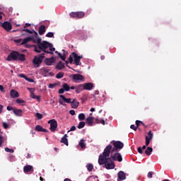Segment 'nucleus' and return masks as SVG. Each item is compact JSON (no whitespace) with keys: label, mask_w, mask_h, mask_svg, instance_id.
<instances>
[{"label":"nucleus","mask_w":181,"mask_h":181,"mask_svg":"<svg viewBox=\"0 0 181 181\" xmlns=\"http://www.w3.org/2000/svg\"><path fill=\"white\" fill-rule=\"evenodd\" d=\"M112 146L109 144L104 149L103 154L99 156L98 163L100 165H105V168L107 170L114 169L115 168V163L114 161L122 162V156L121 153L116 151L112 153Z\"/></svg>","instance_id":"obj_1"},{"label":"nucleus","mask_w":181,"mask_h":181,"mask_svg":"<svg viewBox=\"0 0 181 181\" xmlns=\"http://www.w3.org/2000/svg\"><path fill=\"white\" fill-rule=\"evenodd\" d=\"M35 43L37 44V45H33L34 52H35L36 53H42V51L45 53H47L48 54H54L53 52H49L46 50V49L52 46V44H50L47 41L42 42V38L39 37L38 34Z\"/></svg>","instance_id":"obj_2"},{"label":"nucleus","mask_w":181,"mask_h":181,"mask_svg":"<svg viewBox=\"0 0 181 181\" xmlns=\"http://www.w3.org/2000/svg\"><path fill=\"white\" fill-rule=\"evenodd\" d=\"M16 62L19 60L20 62H25V56L24 54H19L16 51L11 52L9 55L8 56L6 61L7 62Z\"/></svg>","instance_id":"obj_3"},{"label":"nucleus","mask_w":181,"mask_h":181,"mask_svg":"<svg viewBox=\"0 0 181 181\" xmlns=\"http://www.w3.org/2000/svg\"><path fill=\"white\" fill-rule=\"evenodd\" d=\"M43 59H45V54H40L37 56H35L34 59H33V64L34 65V67L35 69L39 68L40 64L43 62Z\"/></svg>","instance_id":"obj_4"},{"label":"nucleus","mask_w":181,"mask_h":181,"mask_svg":"<svg viewBox=\"0 0 181 181\" xmlns=\"http://www.w3.org/2000/svg\"><path fill=\"white\" fill-rule=\"evenodd\" d=\"M124 148V143L120 141H113V148H112V153L114 152H118V151H121Z\"/></svg>","instance_id":"obj_5"},{"label":"nucleus","mask_w":181,"mask_h":181,"mask_svg":"<svg viewBox=\"0 0 181 181\" xmlns=\"http://www.w3.org/2000/svg\"><path fill=\"white\" fill-rule=\"evenodd\" d=\"M37 35V33H35V35H33L31 37H28L25 38L24 40H23V42L21 43V45H26V43H29V42H33V43H35Z\"/></svg>","instance_id":"obj_6"},{"label":"nucleus","mask_w":181,"mask_h":181,"mask_svg":"<svg viewBox=\"0 0 181 181\" xmlns=\"http://www.w3.org/2000/svg\"><path fill=\"white\" fill-rule=\"evenodd\" d=\"M59 97L60 98L59 99V103L60 105H64L66 107V105L64 103H66V104H71V98H67L65 95H60Z\"/></svg>","instance_id":"obj_7"},{"label":"nucleus","mask_w":181,"mask_h":181,"mask_svg":"<svg viewBox=\"0 0 181 181\" xmlns=\"http://www.w3.org/2000/svg\"><path fill=\"white\" fill-rule=\"evenodd\" d=\"M85 16L86 13L83 11L71 12L69 13V16L76 18V19H81V18H84Z\"/></svg>","instance_id":"obj_8"},{"label":"nucleus","mask_w":181,"mask_h":181,"mask_svg":"<svg viewBox=\"0 0 181 181\" xmlns=\"http://www.w3.org/2000/svg\"><path fill=\"white\" fill-rule=\"evenodd\" d=\"M48 124H50L49 129L52 132H55L57 129V121L54 119L48 121Z\"/></svg>","instance_id":"obj_9"},{"label":"nucleus","mask_w":181,"mask_h":181,"mask_svg":"<svg viewBox=\"0 0 181 181\" xmlns=\"http://www.w3.org/2000/svg\"><path fill=\"white\" fill-rule=\"evenodd\" d=\"M1 27L4 30H6L7 32H10V30H12V24L9 21H4L1 23Z\"/></svg>","instance_id":"obj_10"},{"label":"nucleus","mask_w":181,"mask_h":181,"mask_svg":"<svg viewBox=\"0 0 181 181\" xmlns=\"http://www.w3.org/2000/svg\"><path fill=\"white\" fill-rule=\"evenodd\" d=\"M152 139H153V134L152 133V131H149L147 136H146V146H149Z\"/></svg>","instance_id":"obj_11"},{"label":"nucleus","mask_w":181,"mask_h":181,"mask_svg":"<svg viewBox=\"0 0 181 181\" xmlns=\"http://www.w3.org/2000/svg\"><path fill=\"white\" fill-rule=\"evenodd\" d=\"M72 56L74 57L76 66H80V61L81 60V57H83L78 56V54H77V53L76 52H72Z\"/></svg>","instance_id":"obj_12"},{"label":"nucleus","mask_w":181,"mask_h":181,"mask_svg":"<svg viewBox=\"0 0 181 181\" xmlns=\"http://www.w3.org/2000/svg\"><path fill=\"white\" fill-rule=\"evenodd\" d=\"M28 90L30 93L31 98H33L34 100H37V101H40V96L35 95V88H28Z\"/></svg>","instance_id":"obj_13"},{"label":"nucleus","mask_w":181,"mask_h":181,"mask_svg":"<svg viewBox=\"0 0 181 181\" xmlns=\"http://www.w3.org/2000/svg\"><path fill=\"white\" fill-rule=\"evenodd\" d=\"M73 80L74 81H84V76L81 74H76L73 75Z\"/></svg>","instance_id":"obj_14"},{"label":"nucleus","mask_w":181,"mask_h":181,"mask_svg":"<svg viewBox=\"0 0 181 181\" xmlns=\"http://www.w3.org/2000/svg\"><path fill=\"white\" fill-rule=\"evenodd\" d=\"M50 69L49 67H43L40 69V74H42L44 77H46L47 76V73L50 71Z\"/></svg>","instance_id":"obj_15"},{"label":"nucleus","mask_w":181,"mask_h":181,"mask_svg":"<svg viewBox=\"0 0 181 181\" xmlns=\"http://www.w3.org/2000/svg\"><path fill=\"white\" fill-rule=\"evenodd\" d=\"M82 85H83V89L87 90L88 91H90V90H93V88L94 87V85L93 84V83H86Z\"/></svg>","instance_id":"obj_16"},{"label":"nucleus","mask_w":181,"mask_h":181,"mask_svg":"<svg viewBox=\"0 0 181 181\" xmlns=\"http://www.w3.org/2000/svg\"><path fill=\"white\" fill-rule=\"evenodd\" d=\"M55 62H56V59L52 57L51 58L45 59V64H46V66H52V64H53Z\"/></svg>","instance_id":"obj_17"},{"label":"nucleus","mask_w":181,"mask_h":181,"mask_svg":"<svg viewBox=\"0 0 181 181\" xmlns=\"http://www.w3.org/2000/svg\"><path fill=\"white\" fill-rule=\"evenodd\" d=\"M13 112L16 117H23V110L21 109H16V107L15 109H13Z\"/></svg>","instance_id":"obj_18"},{"label":"nucleus","mask_w":181,"mask_h":181,"mask_svg":"<svg viewBox=\"0 0 181 181\" xmlns=\"http://www.w3.org/2000/svg\"><path fill=\"white\" fill-rule=\"evenodd\" d=\"M38 33L40 36H42V35H45V33H46V25H41L39 27Z\"/></svg>","instance_id":"obj_19"},{"label":"nucleus","mask_w":181,"mask_h":181,"mask_svg":"<svg viewBox=\"0 0 181 181\" xmlns=\"http://www.w3.org/2000/svg\"><path fill=\"white\" fill-rule=\"evenodd\" d=\"M117 177L119 180H125L127 179V175L123 171H119L117 173Z\"/></svg>","instance_id":"obj_20"},{"label":"nucleus","mask_w":181,"mask_h":181,"mask_svg":"<svg viewBox=\"0 0 181 181\" xmlns=\"http://www.w3.org/2000/svg\"><path fill=\"white\" fill-rule=\"evenodd\" d=\"M64 67H66V66H64V63L63 62H62V61H59V62L57 64V65H56V66H55V69H57V70H62V69H64Z\"/></svg>","instance_id":"obj_21"},{"label":"nucleus","mask_w":181,"mask_h":181,"mask_svg":"<svg viewBox=\"0 0 181 181\" xmlns=\"http://www.w3.org/2000/svg\"><path fill=\"white\" fill-rule=\"evenodd\" d=\"M24 173H28L29 172H33V166L32 165H25L23 168Z\"/></svg>","instance_id":"obj_22"},{"label":"nucleus","mask_w":181,"mask_h":181,"mask_svg":"<svg viewBox=\"0 0 181 181\" xmlns=\"http://www.w3.org/2000/svg\"><path fill=\"white\" fill-rule=\"evenodd\" d=\"M10 95L12 98H18V97H19V93H18V91L12 89L10 92Z\"/></svg>","instance_id":"obj_23"},{"label":"nucleus","mask_w":181,"mask_h":181,"mask_svg":"<svg viewBox=\"0 0 181 181\" xmlns=\"http://www.w3.org/2000/svg\"><path fill=\"white\" fill-rule=\"evenodd\" d=\"M35 131H37V132H49V130L44 129L42 126L40 125H37L35 127Z\"/></svg>","instance_id":"obj_24"},{"label":"nucleus","mask_w":181,"mask_h":181,"mask_svg":"<svg viewBox=\"0 0 181 181\" xmlns=\"http://www.w3.org/2000/svg\"><path fill=\"white\" fill-rule=\"evenodd\" d=\"M67 134H64V136L62 138L60 142L61 144H64L66 146H69V140L67 139Z\"/></svg>","instance_id":"obj_25"},{"label":"nucleus","mask_w":181,"mask_h":181,"mask_svg":"<svg viewBox=\"0 0 181 181\" xmlns=\"http://www.w3.org/2000/svg\"><path fill=\"white\" fill-rule=\"evenodd\" d=\"M79 104L80 103H78V101H77L76 99H74L73 101H71V108H78Z\"/></svg>","instance_id":"obj_26"},{"label":"nucleus","mask_w":181,"mask_h":181,"mask_svg":"<svg viewBox=\"0 0 181 181\" xmlns=\"http://www.w3.org/2000/svg\"><path fill=\"white\" fill-rule=\"evenodd\" d=\"M86 122L89 127H93V124H94V117H89L86 119Z\"/></svg>","instance_id":"obj_27"},{"label":"nucleus","mask_w":181,"mask_h":181,"mask_svg":"<svg viewBox=\"0 0 181 181\" xmlns=\"http://www.w3.org/2000/svg\"><path fill=\"white\" fill-rule=\"evenodd\" d=\"M83 84L78 85L77 86H76V93L77 94H80V93H81V91H83Z\"/></svg>","instance_id":"obj_28"},{"label":"nucleus","mask_w":181,"mask_h":181,"mask_svg":"<svg viewBox=\"0 0 181 181\" xmlns=\"http://www.w3.org/2000/svg\"><path fill=\"white\" fill-rule=\"evenodd\" d=\"M153 151V148H152V147H147V148L145 151V153L146 155H147V156H150Z\"/></svg>","instance_id":"obj_29"},{"label":"nucleus","mask_w":181,"mask_h":181,"mask_svg":"<svg viewBox=\"0 0 181 181\" xmlns=\"http://www.w3.org/2000/svg\"><path fill=\"white\" fill-rule=\"evenodd\" d=\"M86 169L88 172H93V169H94V165H93V164L91 163H88L86 165Z\"/></svg>","instance_id":"obj_30"},{"label":"nucleus","mask_w":181,"mask_h":181,"mask_svg":"<svg viewBox=\"0 0 181 181\" xmlns=\"http://www.w3.org/2000/svg\"><path fill=\"white\" fill-rule=\"evenodd\" d=\"M22 32H27V33H30V35H35V33H37V32H36L35 30H30L29 29H25V28L22 30Z\"/></svg>","instance_id":"obj_31"},{"label":"nucleus","mask_w":181,"mask_h":181,"mask_svg":"<svg viewBox=\"0 0 181 181\" xmlns=\"http://www.w3.org/2000/svg\"><path fill=\"white\" fill-rule=\"evenodd\" d=\"M6 139L4 138L2 135L0 134V148H2V144H5Z\"/></svg>","instance_id":"obj_32"},{"label":"nucleus","mask_w":181,"mask_h":181,"mask_svg":"<svg viewBox=\"0 0 181 181\" xmlns=\"http://www.w3.org/2000/svg\"><path fill=\"white\" fill-rule=\"evenodd\" d=\"M62 88L65 91H70V86H69V84H67V83H64L62 86Z\"/></svg>","instance_id":"obj_33"},{"label":"nucleus","mask_w":181,"mask_h":181,"mask_svg":"<svg viewBox=\"0 0 181 181\" xmlns=\"http://www.w3.org/2000/svg\"><path fill=\"white\" fill-rule=\"evenodd\" d=\"M78 117L79 121H84V119H86V115H84V113H81L78 115Z\"/></svg>","instance_id":"obj_34"},{"label":"nucleus","mask_w":181,"mask_h":181,"mask_svg":"<svg viewBox=\"0 0 181 181\" xmlns=\"http://www.w3.org/2000/svg\"><path fill=\"white\" fill-rule=\"evenodd\" d=\"M84 142H85L84 139H81L79 142V146L82 149H84V148H86V143Z\"/></svg>","instance_id":"obj_35"},{"label":"nucleus","mask_w":181,"mask_h":181,"mask_svg":"<svg viewBox=\"0 0 181 181\" xmlns=\"http://www.w3.org/2000/svg\"><path fill=\"white\" fill-rule=\"evenodd\" d=\"M83 127H86V122H80L78 125V129H83Z\"/></svg>","instance_id":"obj_36"},{"label":"nucleus","mask_w":181,"mask_h":181,"mask_svg":"<svg viewBox=\"0 0 181 181\" xmlns=\"http://www.w3.org/2000/svg\"><path fill=\"white\" fill-rule=\"evenodd\" d=\"M64 77V72H59L56 75L57 78H63Z\"/></svg>","instance_id":"obj_37"},{"label":"nucleus","mask_w":181,"mask_h":181,"mask_svg":"<svg viewBox=\"0 0 181 181\" xmlns=\"http://www.w3.org/2000/svg\"><path fill=\"white\" fill-rule=\"evenodd\" d=\"M96 122L97 124H102L103 125H105V120L104 119H96Z\"/></svg>","instance_id":"obj_38"},{"label":"nucleus","mask_w":181,"mask_h":181,"mask_svg":"<svg viewBox=\"0 0 181 181\" xmlns=\"http://www.w3.org/2000/svg\"><path fill=\"white\" fill-rule=\"evenodd\" d=\"M58 56L63 60V62H66V56L62 55L60 52H58Z\"/></svg>","instance_id":"obj_39"},{"label":"nucleus","mask_w":181,"mask_h":181,"mask_svg":"<svg viewBox=\"0 0 181 181\" xmlns=\"http://www.w3.org/2000/svg\"><path fill=\"white\" fill-rule=\"evenodd\" d=\"M54 33L49 32L46 34V37H54Z\"/></svg>","instance_id":"obj_40"},{"label":"nucleus","mask_w":181,"mask_h":181,"mask_svg":"<svg viewBox=\"0 0 181 181\" xmlns=\"http://www.w3.org/2000/svg\"><path fill=\"white\" fill-rule=\"evenodd\" d=\"M73 59H74V57H73V53H71V54L69 55V62L70 64H73Z\"/></svg>","instance_id":"obj_41"},{"label":"nucleus","mask_w":181,"mask_h":181,"mask_svg":"<svg viewBox=\"0 0 181 181\" xmlns=\"http://www.w3.org/2000/svg\"><path fill=\"white\" fill-rule=\"evenodd\" d=\"M35 116L37 117V119H42V118H43V115L39 112H37Z\"/></svg>","instance_id":"obj_42"},{"label":"nucleus","mask_w":181,"mask_h":181,"mask_svg":"<svg viewBox=\"0 0 181 181\" xmlns=\"http://www.w3.org/2000/svg\"><path fill=\"white\" fill-rule=\"evenodd\" d=\"M141 125H144V127H145V124H144V122H142L139 120L136 121V125L137 127H139V125H141Z\"/></svg>","instance_id":"obj_43"},{"label":"nucleus","mask_w":181,"mask_h":181,"mask_svg":"<svg viewBox=\"0 0 181 181\" xmlns=\"http://www.w3.org/2000/svg\"><path fill=\"white\" fill-rule=\"evenodd\" d=\"M5 151L6 152H10V153H13V152H14L13 149H12V148L10 149L8 147L5 148Z\"/></svg>","instance_id":"obj_44"},{"label":"nucleus","mask_w":181,"mask_h":181,"mask_svg":"<svg viewBox=\"0 0 181 181\" xmlns=\"http://www.w3.org/2000/svg\"><path fill=\"white\" fill-rule=\"evenodd\" d=\"M17 104H23L25 103V100H22V99H17L16 100Z\"/></svg>","instance_id":"obj_45"},{"label":"nucleus","mask_w":181,"mask_h":181,"mask_svg":"<svg viewBox=\"0 0 181 181\" xmlns=\"http://www.w3.org/2000/svg\"><path fill=\"white\" fill-rule=\"evenodd\" d=\"M15 108L16 107H12V106H7V110L8 111H13V110H15Z\"/></svg>","instance_id":"obj_46"},{"label":"nucleus","mask_w":181,"mask_h":181,"mask_svg":"<svg viewBox=\"0 0 181 181\" xmlns=\"http://www.w3.org/2000/svg\"><path fill=\"white\" fill-rule=\"evenodd\" d=\"M130 128H131V129H133L134 131H136V129H138V127L134 124H132L130 126Z\"/></svg>","instance_id":"obj_47"},{"label":"nucleus","mask_w":181,"mask_h":181,"mask_svg":"<svg viewBox=\"0 0 181 181\" xmlns=\"http://www.w3.org/2000/svg\"><path fill=\"white\" fill-rule=\"evenodd\" d=\"M25 80L29 81V83H33V81H35L33 79L28 78V76H25Z\"/></svg>","instance_id":"obj_48"},{"label":"nucleus","mask_w":181,"mask_h":181,"mask_svg":"<svg viewBox=\"0 0 181 181\" xmlns=\"http://www.w3.org/2000/svg\"><path fill=\"white\" fill-rule=\"evenodd\" d=\"M153 172H152V171H150V172H148V177L149 178V179H151V178H152V175H153Z\"/></svg>","instance_id":"obj_49"},{"label":"nucleus","mask_w":181,"mask_h":181,"mask_svg":"<svg viewBox=\"0 0 181 181\" xmlns=\"http://www.w3.org/2000/svg\"><path fill=\"white\" fill-rule=\"evenodd\" d=\"M3 127H4V129H8V128H9V126L7 124L6 122L3 123Z\"/></svg>","instance_id":"obj_50"},{"label":"nucleus","mask_w":181,"mask_h":181,"mask_svg":"<svg viewBox=\"0 0 181 181\" xmlns=\"http://www.w3.org/2000/svg\"><path fill=\"white\" fill-rule=\"evenodd\" d=\"M137 151H138L139 153H140L141 155H142V153H144V151H142V147H139L137 148Z\"/></svg>","instance_id":"obj_51"},{"label":"nucleus","mask_w":181,"mask_h":181,"mask_svg":"<svg viewBox=\"0 0 181 181\" xmlns=\"http://www.w3.org/2000/svg\"><path fill=\"white\" fill-rule=\"evenodd\" d=\"M22 42H23V40L22 39H18L15 40V42L17 43L18 45L22 43Z\"/></svg>","instance_id":"obj_52"},{"label":"nucleus","mask_w":181,"mask_h":181,"mask_svg":"<svg viewBox=\"0 0 181 181\" xmlns=\"http://www.w3.org/2000/svg\"><path fill=\"white\" fill-rule=\"evenodd\" d=\"M66 90L62 88L59 90L58 93L59 94H63Z\"/></svg>","instance_id":"obj_53"},{"label":"nucleus","mask_w":181,"mask_h":181,"mask_svg":"<svg viewBox=\"0 0 181 181\" xmlns=\"http://www.w3.org/2000/svg\"><path fill=\"white\" fill-rule=\"evenodd\" d=\"M69 114L71 115H76V111H74V110H71L69 111Z\"/></svg>","instance_id":"obj_54"},{"label":"nucleus","mask_w":181,"mask_h":181,"mask_svg":"<svg viewBox=\"0 0 181 181\" xmlns=\"http://www.w3.org/2000/svg\"><path fill=\"white\" fill-rule=\"evenodd\" d=\"M18 77H21V78H26V76H25V74H21L18 75Z\"/></svg>","instance_id":"obj_55"},{"label":"nucleus","mask_w":181,"mask_h":181,"mask_svg":"<svg viewBox=\"0 0 181 181\" xmlns=\"http://www.w3.org/2000/svg\"><path fill=\"white\" fill-rule=\"evenodd\" d=\"M76 126H72L69 130V132H71V131H76Z\"/></svg>","instance_id":"obj_56"},{"label":"nucleus","mask_w":181,"mask_h":181,"mask_svg":"<svg viewBox=\"0 0 181 181\" xmlns=\"http://www.w3.org/2000/svg\"><path fill=\"white\" fill-rule=\"evenodd\" d=\"M2 110H4V105H0V114H2Z\"/></svg>","instance_id":"obj_57"},{"label":"nucleus","mask_w":181,"mask_h":181,"mask_svg":"<svg viewBox=\"0 0 181 181\" xmlns=\"http://www.w3.org/2000/svg\"><path fill=\"white\" fill-rule=\"evenodd\" d=\"M49 88H54V84L50 83V84L49 85Z\"/></svg>","instance_id":"obj_58"},{"label":"nucleus","mask_w":181,"mask_h":181,"mask_svg":"<svg viewBox=\"0 0 181 181\" xmlns=\"http://www.w3.org/2000/svg\"><path fill=\"white\" fill-rule=\"evenodd\" d=\"M28 26H30V23H25V25L24 26V29H26V28H28Z\"/></svg>","instance_id":"obj_59"},{"label":"nucleus","mask_w":181,"mask_h":181,"mask_svg":"<svg viewBox=\"0 0 181 181\" xmlns=\"http://www.w3.org/2000/svg\"><path fill=\"white\" fill-rule=\"evenodd\" d=\"M0 91H5V90L4 89V86L2 85H0Z\"/></svg>","instance_id":"obj_60"},{"label":"nucleus","mask_w":181,"mask_h":181,"mask_svg":"<svg viewBox=\"0 0 181 181\" xmlns=\"http://www.w3.org/2000/svg\"><path fill=\"white\" fill-rule=\"evenodd\" d=\"M49 50H50V52H54V50H56V49L54 47H50Z\"/></svg>","instance_id":"obj_61"},{"label":"nucleus","mask_w":181,"mask_h":181,"mask_svg":"<svg viewBox=\"0 0 181 181\" xmlns=\"http://www.w3.org/2000/svg\"><path fill=\"white\" fill-rule=\"evenodd\" d=\"M2 15H4V13L0 12V21H2Z\"/></svg>","instance_id":"obj_62"},{"label":"nucleus","mask_w":181,"mask_h":181,"mask_svg":"<svg viewBox=\"0 0 181 181\" xmlns=\"http://www.w3.org/2000/svg\"><path fill=\"white\" fill-rule=\"evenodd\" d=\"M94 111H95V108H94V107L90 108L91 112H94Z\"/></svg>","instance_id":"obj_63"},{"label":"nucleus","mask_w":181,"mask_h":181,"mask_svg":"<svg viewBox=\"0 0 181 181\" xmlns=\"http://www.w3.org/2000/svg\"><path fill=\"white\" fill-rule=\"evenodd\" d=\"M64 181H71V180H70L69 178H66Z\"/></svg>","instance_id":"obj_64"}]
</instances>
